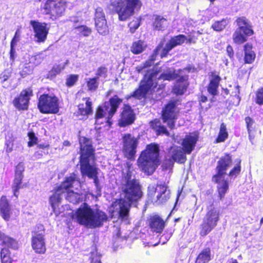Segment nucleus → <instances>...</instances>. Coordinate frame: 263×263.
<instances>
[{
	"mask_svg": "<svg viewBox=\"0 0 263 263\" xmlns=\"http://www.w3.org/2000/svg\"><path fill=\"white\" fill-rule=\"evenodd\" d=\"M120 197L118 202L119 205V217L127 219L132 206L137 207L143 196L142 185L139 180L132 178V173L128 171L123 177L119 187Z\"/></svg>",
	"mask_w": 263,
	"mask_h": 263,
	"instance_id": "1",
	"label": "nucleus"
},
{
	"mask_svg": "<svg viewBox=\"0 0 263 263\" xmlns=\"http://www.w3.org/2000/svg\"><path fill=\"white\" fill-rule=\"evenodd\" d=\"M182 71V70L179 69L177 72L175 70L167 73L163 72L157 78L160 72L159 70L154 68L148 69L141 81L138 88L133 92L132 96L139 100L145 98L149 92H152L155 91L158 85V80L169 81L175 80L179 77V74Z\"/></svg>",
	"mask_w": 263,
	"mask_h": 263,
	"instance_id": "2",
	"label": "nucleus"
},
{
	"mask_svg": "<svg viewBox=\"0 0 263 263\" xmlns=\"http://www.w3.org/2000/svg\"><path fill=\"white\" fill-rule=\"evenodd\" d=\"M80 142V170L83 177L87 176L93 179L96 185L99 183L98 178V168L91 165L90 161L96 160L95 149L93 147L91 139L82 137L79 140Z\"/></svg>",
	"mask_w": 263,
	"mask_h": 263,
	"instance_id": "3",
	"label": "nucleus"
},
{
	"mask_svg": "<svg viewBox=\"0 0 263 263\" xmlns=\"http://www.w3.org/2000/svg\"><path fill=\"white\" fill-rule=\"evenodd\" d=\"M76 217L77 221L81 225L96 228L103 226L108 219L106 214L100 210L95 211L86 202H84L78 209L75 214L71 216Z\"/></svg>",
	"mask_w": 263,
	"mask_h": 263,
	"instance_id": "4",
	"label": "nucleus"
},
{
	"mask_svg": "<svg viewBox=\"0 0 263 263\" xmlns=\"http://www.w3.org/2000/svg\"><path fill=\"white\" fill-rule=\"evenodd\" d=\"M137 163L140 170L145 174H153L160 163L159 145L156 143L147 144L141 152Z\"/></svg>",
	"mask_w": 263,
	"mask_h": 263,
	"instance_id": "5",
	"label": "nucleus"
},
{
	"mask_svg": "<svg viewBox=\"0 0 263 263\" xmlns=\"http://www.w3.org/2000/svg\"><path fill=\"white\" fill-rule=\"evenodd\" d=\"M232 161V155L229 153H225L217 161L216 173L213 176L212 180L217 184L216 189L219 200L223 199L229 191V182L224 178V176Z\"/></svg>",
	"mask_w": 263,
	"mask_h": 263,
	"instance_id": "6",
	"label": "nucleus"
},
{
	"mask_svg": "<svg viewBox=\"0 0 263 263\" xmlns=\"http://www.w3.org/2000/svg\"><path fill=\"white\" fill-rule=\"evenodd\" d=\"M142 6L141 0H118L114 8L121 21H125L139 11Z\"/></svg>",
	"mask_w": 263,
	"mask_h": 263,
	"instance_id": "7",
	"label": "nucleus"
},
{
	"mask_svg": "<svg viewBox=\"0 0 263 263\" xmlns=\"http://www.w3.org/2000/svg\"><path fill=\"white\" fill-rule=\"evenodd\" d=\"M122 102L123 99L120 98L117 95L110 98L108 102L106 101L104 103L103 106L97 107L95 116V119L97 120L102 119L107 113L106 122L110 125L112 124L111 120Z\"/></svg>",
	"mask_w": 263,
	"mask_h": 263,
	"instance_id": "8",
	"label": "nucleus"
},
{
	"mask_svg": "<svg viewBox=\"0 0 263 263\" xmlns=\"http://www.w3.org/2000/svg\"><path fill=\"white\" fill-rule=\"evenodd\" d=\"M235 22L238 28L233 34V41L237 45H241L247 41V37L253 35L254 31L252 26L249 20L245 16L237 17Z\"/></svg>",
	"mask_w": 263,
	"mask_h": 263,
	"instance_id": "9",
	"label": "nucleus"
},
{
	"mask_svg": "<svg viewBox=\"0 0 263 263\" xmlns=\"http://www.w3.org/2000/svg\"><path fill=\"white\" fill-rule=\"evenodd\" d=\"M147 198L154 205H160L165 203L171 197V192L165 183L150 185L147 189Z\"/></svg>",
	"mask_w": 263,
	"mask_h": 263,
	"instance_id": "10",
	"label": "nucleus"
},
{
	"mask_svg": "<svg viewBox=\"0 0 263 263\" xmlns=\"http://www.w3.org/2000/svg\"><path fill=\"white\" fill-rule=\"evenodd\" d=\"M37 107L43 114H57L60 111L59 100L52 93H44L38 98Z\"/></svg>",
	"mask_w": 263,
	"mask_h": 263,
	"instance_id": "11",
	"label": "nucleus"
},
{
	"mask_svg": "<svg viewBox=\"0 0 263 263\" xmlns=\"http://www.w3.org/2000/svg\"><path fill=\"white\" fill-rule=\"evenodd\" d=\"M181 104L180 99H171L164 105L161 111V118L164 123L171 129H173L175 127V123L178 119V115L180 109L178 107Z\"/></svg>",
	"mask_w": 263,
	"mask_h": 263,
	"instance_id": "12",
	"label": "nucleus"
},
{
	"mask_svg": "<svg viewBox=\"0 0 263 263\" xmlns=\"http://www.w3.org/2000/svg\"><path fill=\"white\" fill-rule=\"evenodd\" d=\"M186 153L179 146H172L167 151L162 162L163 169L167 170L172 169L174 166V162L179 164L184 163L186 160Z\"/></svg>",
	"mask_w": 263,
	"mask_h": 263,
	"instance_id": "13",
	"label": "nucleus"
},
{
	"mask_svg": "<svg viewBox=\"0 0 263 263\" xmlns=\"http://www.w3.org/2000/svg\"><path fill=\"white\" fill-rule=\"evenodd\" d=\"M66 7L65 0H46L41 9L44 14L54 21L64 15Z\"/></svg>",
	"mask_w": 263,
	"mask_h": 263,
	"instance_id": "14",
	"label": "nucleus"
},
{
	"mask_svg": "<svg viewBox=\"0 0 263 263\" xmlns=\"http://www.w3.org/2000/svg\"><path fill=\"white\" fill-rule=\"evenodd\" d=\"M138 144V139L130 134H125L123 136L122 152L128 160L133 161L135 159Z\"/></svg>",
	"mask_w": 263,
	"mask_h": 263,
	"instance_id": "15",
	"label": "nucleus"
},
{
	"mask_svg": "<svg viewBox=\"0 0 263 263\" xmlns=\"http://www.w3.org/2000/svg\"><path fill=\"white\" fill-rule=\"evenodd\" d=\"M33 96L31 87L23 89L12 101L14 107L19 111L27 110L29 108L31 98Z\"/></svg>",
	"mask_w": 263,
	"mask_h": 263,
	"instance_id": "16",
	"label": "nucleus"
},
{
	"mask_svg": "<svg viewBox=\"0 0 263 263\" xmlns=\"http://www.w3.org/2000/svg\"><path fill=\"white\" fill-rule=\"evenodd\" d=\"M40 230H34L32 232L31 246L36 253L43 254L46 251L43 226L40 225Z\"/></svg>",
	"mask_w": 263,
	"mask_h": 263,
	"instance_id": "17",
	"label": "nucleus"
},
{
	"mask_svg": "<svg viewBox=\"0 0 263 263\" xmlns=\"http://www.w3.org/2000/svg\"><path fill=\"white\" fill-rule=\"evenodd\" d=\"M95 25L97 32L105 36L109 33V28L105 18V15L101 7H97L95 13Z\"/></svg>",
	"mask_w": 263,
	"mask_h": 263,
	"instance_id": "18",
	"label": "nucleus"
},
{
	"mask_svg": "<svg viewBox=\"0 0 263 263\" xmlns=\"http://www.w3.org/2000/svg\"><path fill=\"white\" fill-rule=\"evenodd\" d=\"M135 120L136 115L131 106L128 104H124L118 120V125L125 127L133 124Z\"/></svg>",
	"mask_w": 263,
	"mask_h": 263,
	"instance_id": "19",
	"label": "nucleus"
},
{
	"mask_svg": "<svg viewBox=\"0 0 263 263\" xmlns=\"http://www.w3.org/2000/svg\"><path fill=\"white\" fill-rule=\"evenodd\" d=\"M25 167L22 162H20L15 167L14 178L12 184V189L13 196L18 197V193L21 189L26 186V184H23L24 178L23 173Z\"/></svg>",
	"mask_w": 263,
	"mask_h": 263,
	"instance_id": "20",
	"label": "nucleus"
},
{
	"mask_svg": "<svg viewBox=\"0 0 263 263\" xmlns=\"http://www.w3.org/2000/svg\"><path fill=\"white\" fill-rule=\"evenodd\" d=\"M30 24L33 27L34 35L36 39V42H44L47 39L49 31V29L47 27V24L45 23H41L35 21H31Z\"/></svg>",
	"mask_w": 263,
	"mask_h": 263,
	"instance_id": "21",
	"label": "nucleus"
},
{
	"mask_svg": "<svg viewBox=\"0 0 263 263\" xmlns=\"http://www.w3.org/2000/svg\"><path fill=\"white\" fill-rule=\"evenodd\" d=\"M189 85V76L179 74V77L176 79L172 91L176 96H182L186 91Z\"/></svg>",
	"mask_w": 263,
	"mask_h": 263,
	"instance_id": "22",
	"label": "nucleus"
},
{
	"mask_svg": "<svg viewBox=\"0 0 263 263\" xmlns=\"http://www.w3.org/2000/svg\"><path fill=\"white\" fill-rule=\"evenodd\" d=\"M186 39V36L182 34H179L171 37L164 46L162 57H167L170 51L175 47L183 44Z\"/></svg>",
	"mask_w": 263,
	"mask_h": 263,
	"instance_id": "23",
	"label": "nucleus"
},
{
	"mask_svg": "<svg viewBox=\"0 0 263 263\" xmlns=\"http://www.w3.org/2000/svg\"><path fill=\"white\" fill-rule=\"evenodd\" d=\"M147 223L150 231L156 234H161L165 227V221L158 215L150 216Z\"/></svg>",
	"mask_w": 263,
	"mask_h": 263,
	"instance_id": "24",
	"label": "nucleus"
},
{
	"mask_svg": "<svg viewBox=\"0 0 263 263\" xmlns=\"http://www.w3.org/2000/svg\"><path fill=\"white\" fill-rule=\"evenodd\" d=\"M220 216L219 210L217 208L213 206L212 204L207 208L203 220L216 227L220 220Z\"/></svg>",
	"mask_w": 263,
	"mask_h": 263,
	"instance_id": "25",
	"label": "nucleus"
},
{
	"mask_svg": "<svg viewBox=\"0 0 263 263\" xmlns=\"http://www.w3.org/2000/svg\"><path fill=\"white\" fill-rule=\"evenodd\" d=\"M210 76L211 78L207 86V90L209 94L214 97L217 96L218 93V87L221 78L216 71L211 72Z\"/></svg>",
	"mask_w": 263,
	"mask_h": 263,
	"instance_id": "26",
	"label": "nucleus"
},
{
	"mask_svg": "<svg viewBox=\"0 0 263 263\" xmlns=\"http://www.w3.org/2000/svg\"><path fill=\"white\" fill-rule=\"evenodd\" d=\"M0 215L6 221H8L11 219V205L5 195H2L0 198Z\"/></svg>",
	"mask_w": 263,
	"mask_h": 263,
	"instance_id": "27",
	"label": "nucleus"
},
{
	"mask_svg": "<svg viewBox=\"0 0 263 263\" xmlns=\"http://www.w3.org/2000/svg\"><path fill=\"white\" fill-rule=\"evenodd\" d=\"M82 101L83 102L78 105V114L87 118L92 113V103L90 97L83 98Z\"/></svg>",
	"mask_w": 263,
	"mask_h": 263,
	"instance_id": "28",
	"label": "nucleus"
},
{
	"mask_svg": "<svg viewBox=\"0 0 263 263\" xmlns=\"http://www.w3.org/2000/svg\"><path fill=\"white\" fill-rule=\"evenodd\" d=\"M198 140L197 135H192L191 134L186 135L182 140V149L187 154H190L194 149Z\"/></svg>",
	"mask_w": 263,
	"mask_h": 263,
	"instance_id": "29",
	"label": "nucleus"
},
{
	"mask_svg": "<svg viewBox=\"0 0 263 263\" xmlns=\"http://www.w3.org/2000/svg\"><path fill=\"white\" fill-rule=\"evenodd\" d=\"M0 245L11 249L12 250H17L19 248V245L18 241L10 237L9 235H6L4 233L0 231Z\"/></svg>",
	"mask_w": 263,
	"mask_h": 263,
	"instance_id": "30",
	"label": "nucleus"
},
{
	"mask_svg": "<svg viewBox=\"0 0 263 263\" xmlns=\"http://www.w3.org/2000/svg\"><path fill=\"white\" fill-rule=\"evenodd\" d=\"M64 191L57 186L53 190L52 195L49 197V203L53 209V211L55 212L56 208L59 206L62 201V196L64 193Z\"/></svg>",
	"mask_w": 263,
	"mask_h": 263,
	"instance_id": "31",
	"label": "nucleus"
},
{
	"mask_svg": "<svg viewBox=\"0 0 263 263\" xmlns=\"http://www.w3.org/2000/svg\"><path fill=\"white\" fill-rule=\"evenodd\" d=\"M75 181L79 182V179L77 175L73 172L70 174L69 176L66 177L65 179L62 182L61 184L58 186L64 192L67 191H71L70 189L73 186V183Z\"/></svg>",
	"mask_w": 263,
	"mask_h": 263,
	"instance_id": "32",
	"label": "nucleus"
},
{
	"mask_svg": "<svg viewBox=\"0 0 263 263\" xmlns=\"http://www.w3.org/2000/svg\"><path fill=\"white\" fill-rule=\"evenodd\" d=\"M149 125L152 129L155 132L157 136L165 135L166 136H170V134L169 132L164 125H162L159 119H155L151 121Z\"/></svg>",
	"mask_w": 263,
	"mask_h": 263,
	"instance_id": "33",
	"label": "nucleus"
},
{
	"mask_svg": "<svg viewBox=\"0 0 263 263\" xmlns=\"http://www.w3.org/2000/svg\"><path fill=\"white\" fill-rule=\"evenodd\" d=\"M252 49L251 43H247L243 46L244 62L246 64H252L255 60L256 54Z\"/></svg>",
	"mask_w": 263,
	"mask_h": 263,
	"instance_id": "34",
	"label": "nucleus"
},
{
	"mask_svg": "<svg viewBox=\"0 0 263 263\" xmlns=\"http://www.w3.org/2000/svg\"><path fill=\"white\" fill-rule=\"evenodd\" d=\"M211 248H205L197 255L195 263H208L211 260Z\"/></svg>",
	"mask_w": 263,
	"mask_h": 263,
	"instance_id": "35",
	"label": "nucleus"
},
{
	"mask_svg": "<svg viewBox=\"0 0 263 263\" xmlns=\"http://www.w3.org/2000/svg\"><path fill=\"white\" fill-rule=\"evenodd\" d=\"M155 18L153 23V29L157 31H163L167 25V20L165 17L159 15H154Z\"/></svg>",
	"mask_w": 263,
	"mask_h": 263,
	"instance_id": "36",
	"label": "nucleus"
},
{
	"mask_svg": "<svg viewBox=\"0 0 263 263\" xmlns=\"http://www.w3.org/2000/svg\"><path fill=\"white\" fill-rule=\"evenodd\" d=\"M229 137L227 125L224 123L220 124L219 131L217 137L215 138L214 143H219L224 142Z\"/></svg>",
	"mask_w": 263,
	"mask_h": 263,
	"instance_id": "37",
	"label": "nucleus"
},
{
	"mask_svg": "<svg viewBox=\"0 0 263 263\" xmlns=\"http://www.w3.org/2000/svg\"><path fill=\"white\" fill-rule=\"evenodd\" d=\"M65 199L70 203L78 204L83 200L82 194L74 192L73 191H67Z\"/></svg>",
	"mask_w": 263,
	"mask_h": 263,
	"instance_id": "38",
	"label": "nucleus"
},
{
	"mask_svg": "<svg viewBox=\"0 0 263 263\" xmlns=\"http://www.w3.org/2000/svg\"><path fill=\"white\" fill-rule=\"evenodd\" d=\"M146 45L144 41L139 40L134 42L130 46V51L134 54H139L143 52L146 49Z\"/></svg>",
	"mask_w": 263,
	"mask_h": 263,
	"instance_id": "39",
	"label": "nucleus"
},
{
	"mask_svg": "<svg viewBox=\"0 0 263 263\" xmlns=\"http://www.w3.org/2000/svg\"><path fill=\"white\" fill-rule=\"evenodd\" d=\"M10 248L3 247L0 251V258L1 263H12L13 255H12Z\"/></svg>",
	"mask_w": 263,
	"mask_h": 263,
	"instance_id": "40",
	"label": "nucleus"
},
{
	"mask_svg": "<svg viewBox=\"0 0 263 263\" xmlns=\"http://www.w3.org/2000/svg\"><path fill=\"white\" fill-rule=\"evenodd\" d=\"M215 228V227L214 226L203 220L199 227V235L201 237H204L209 234Z\"/></svg>",
	"mask_w": 263,
	"mask_h": 263,
	"instance_id": "41",
	"label": "nucleus"
},
{
	"mask_svg": "<svg viewBox=\"0 0 263 263\" xmlns=\"http://www.w3.org/2000/svg\"><path fill=\"white\" fill-rule=\"evenodd\" d=\"M164 48V44L162 42L160 43L155 49L154 50L153 53L151 54L148 60L154 64V62L156 60V57L158 55H160L161 59L165 58L166 57H162V53L163 49Z\"/></svg>",
	"mask_w": 263,
	"mask_h": 263,
	"instance_id": "42",
	"label": "nucleus"
},
{
	"mask_svg": "<svg viewBox=\"0 0 263 263\" xmlns=\"http://www.w3.org/2000/svg\"><path fill=\"white\" fill-rule=\"evenodd\" d=\"M65 68V65H54L51 69L48 71L47 74V78L52 79L56 77L57 75L60 74Z\"/></svg>",
	"mask_w": 263,
	"mask_h": 263,
	"instance_id": "43",
	"label": "nucleus"
},
{
	"mask_svg": "<svg viewBox=\"0 0 263 263\" xmlns=\"http://www.w3.org/2000/svg\"><path fill=\"white\" fill-rule=\"evenodd\" d=\"M142 18L141 17H136L130 21L128 24V27L130 33H134L141 25Z\"/></svg>",
	"mask_w": 263,
	"mask_h": 263,
	"instance_id": "44",
	"label": "nucleus"
},
{
	"mask_svg": "<svg viewBox=\"0 0 263 263\" xmlns=\"http://www.w3.org/2000/svg\"><path fill=\"white\" fill-rule=\"evenodd\" d=\"M86 85L89 91H96L99 87V80L95 77L93 78H89L86 81Z\"/></svg>",
	"mask_w": 263,
	"mask_h": 263,
	"instance_id": "45",
	"label": "nucleus"
},
{
	"mask_svg": "<svg viewBox=\"0 0 263 263\" xmlns=\"http://www.w3.org/2000/svg\"><path fill=\"white\" fill-rule=\"evenodd\" d=\"M241 160L238 159L236 165L229 171L228 176L231 178H236L241 172Z\"/></svg>",
	"mask_w": 263,
	"mask_h": 263,
	"instance_id": "46",
	"label": "nucleus"
},
{
	"mask_svg": "<svg viewBox=\"0 0 263 263\" xmlns=\"http://www.w3.org/2000/svg\"><path fill=\"white\" fill-rule=\"evenodd\" d=\"M79 80V75L76 74H71L67 76L65 85L68 87H71L74 86Z\"/></svg>",
	"mask_w": 263,
	"mask_h": 263,
	"instance_id": "47",
	"label": "nucleus"
},
{
	"mask_svg": "<svg viewBox=\"0 0 263 263\" xmlns=\"http://www.w3.org/2000/svg\"><path fill=\"white\" fill-rule=\"evenodd\" d=\"M76 29H78L79 33L83 36H88L92 32L91 29L86 25L79 26L76 27Z\"/></svg>",
	"mask_w": 263,
	"mask_h": 263,
	"instance_id": "48",
	"label": "nucleus"
},
{
	"mask_svg": "<svg viewBox=\"0 0 263 263\" xmlns=\"http://www.w3.org/2000/svg\"><path fill=\"white\" fill-rule=\"evenodd\" d=\"M108 74V69L107 68L104 66L102 65L99 67L96 73V78L99 80V78L102 77L105 78L107 77Z\"/></svg>",
	"mask_w": 263,
	"mask_h": 263,
	"instance_id": "49",
	"label": "nucleus"
},
{
	"mask_svg": "<svg viewBox=\"0 0 263 263\" xmlns=\"http://www.w3.org/2000/svg\"><path fill=\"white\" fill-rule=\"evenodd\" d=\"M255 102L258 105H263V86L259 88L256 91Z\"/></svg>",
	"mask_w": 263,
	"mask_h": 263,
	"instance_id": "50",
	"label": "nucleus"
},
{
	"mask_svg": "<svg viewBox=\"0 0 263 263\" xmlns=\"http://www.w3.org/2000/svg\"><path fill=\"white\" fill-rule=\"evenodd\" d=\"M27 135L29 138V141L27 143L28 147H32L37 144L38 139L32 130L28 132Z\"/></svg>",
	"mask_w": 263,
	"mask_h": 263,
	"instance_id": "51",
	"label": "nucleus"
},
{
	"mask_svg": "<svg viewBox=\"0 0 263 263\" xmlns=\"http://www.w3.org/2000/svg\"><path fill=\"white\" fill-rule=\"evenodd\" d=\"M197 40L198 33L193 30L189 34H188L187 36H186L185 41L186 43L190 44H195L197 42Z\"/></svg>",
	"mask_w": 263,
	"mask_h": 263,
	"instance_id": "52",
	"label": "nucleus"
},
{
	"mask_svg": "<svg viewBox=\"0 0 263 263\" xmlns=\"http://www.w3.org/2000/svg\"><path fill=\"white\" fill-rule=\"evenodd\" d=\"M153 63L148 59L145 61L141 65L136 67V70L138 73L141 72L143 70L151 67L153 65Z\"/></svg>",
	"mask_w": 263,
	"mask_h": 263,
	"instance_id": "53",
	"label": "nucleus"
},
{
	"mask_svg": "<svg viewBox=\"0 0 263 263\" xmlns=\"http://www.w3.org/2000/svg\"><path fill=\"white\" fill-rule=\"evenodd\" d=\"M212 28L216 31H221L225 28V25L223 24L222 21H216L214 22Z\"/></svg>",
	"mask_w": 263,
	"mask_h": 263,
	"instance_id": "54",
	"label": "nucleus"
},
{
	"mask_svg": "<svg viewBox=\"0 0 263 263\" xmlns=\"http://www.w3.org/2000/svg\"><path fill=\"white\" fill-rule=\"evenodd\" d=\"M245 120L246 123L248 132L249 133H250L252 125L254 122L253 120L250 117H246L245 119Z\"/></svg>",
	"mask_w": 263,
	"mask_h": 263,
	"instance_id": "55",
	"label": "nucleus"
},
{
	"mask_svg": "<svg viewBox=\"0 0 263 263\" xmlns=\"http://www.w3.org/2000/svg\"><path fill=\"white\" fill-rule=\"evenodd\" d=\"M226 52L228 56L230 59H233L234 57V51L232 46L228 45L226 48Z\"/></svg>",
	"mask_w": 263,
	"mask_h": 263,
	"instance_id": "56",
	"label": "nucleus"
},
{
	"mask_svg": "<svg viewBox=\"0 0 263 263\" xmlns=\"http://www.w3.org/2000/svg\"><path fill=\"white\" fill-rule=\"evenodd\" d=\"M11 74L9 72H3L1 74V78L2 79V83H4L8 80V79L10 77Z\"/></svg>",
	"mask_w": 263,
	"mask_h": 263,
	"instance_id": "57",
	"label": "nucleus"
},
{
	"mask_svg": "<svg viewBox=\"0 0 263 263\" xmlns=\"http://www.w3.org/2000/svg\"><path fill=\"white\" fill-rule=\"evenodd\" d=\"M31 72V70L29 68V67L25 66L23 68V70L22 71L21 74L22 76L23 75H27L29 74Z\"/></svg>",
	"mask_w": 263,
	"mask_h": 263,
	"instance_id": "58",
	"label": "nucleus"
},
{
	"mask_svg": "<svg viewBox=\"0 0 263 263\" xmlns=\"http://www.w3.org/2000/svg\"><path fill=\"white\" fill-rule=\"evenodd\" d=\"M17 32H18V31H16L15 33V35H14V37H13V39H12V40L11 41V43H10V46L11 47H14V46L15 45V44H16V43L17 42L16 37H17Z\"/></svg>",
	"mask_w": 263,
	"mask_h": 263,
	"instance_id": "59",
	"label": "nucleus"
},
{
	"mask_svg": "<svg viewBox=\"0 0 263 263\" xmlns=\"http://www.w3.org/2000/svg\"><path fill=\"white\" fill-rule=\"evenodd\" d=\"M34 57L35 60H37L39 61L38 62H37L36 64H40L44 60V57L42 55L41 53L37 54Z\"/></svg>",
	"mask_w": 263,
	"mask_h": 263,
	"instance_id": "60",
	"label": "nucleus"
},
{
	"mask_svg": "<svg viewBox=\"0 0 263 263\" xmlns=\"http://www.w3.org/2000/svg\"><path fill=\"white\" fill-rule=\"evenodd\" d=\"M7 145V149L6 151L8 153H10L12 151V146H13V143L11 141H9L8 143H6Z\"/></svg>",
	"mask_w": 263,
	"mask_h": 263,
	"instance_id": "61",
	"label": "nucleus"
},
{
	"mask_svg": "<svg viewBox=\"0 0 263 263\" xmlns=\"http://www.w3.org/2000/svg\"><path fill=\"white\" fill-rule=\"evenodd\" d=\"M208 101V98L206 96L204 95H201L199 98L198 101L199 102L200 105L202 103H205Z\"/></svg>",
	"mask_w": 263,
	"mask_h": 263,
	"instance_id": "62",
	"label": "nucleus"
},
{
	"mask_svg": "<svg viewBox=\"0 0 263 263\" xmlns=\"http://www.w3.org/2000/svg\"><path fill=\"white\" fill-rule=\"evenodd\" d=\"M14 53H15L14 47L10 46V59L12 61L14 60Z\"/></svg>",
	"mask_w": 263,
	"mask_h": 263,
	"instance_id": "63",
	"label": "nucleus"
},
{
	"mask_svg": "<svg viewBox=\"0 0 263 263\" xmlns=\"http://www.w3.org/2000/svg\"><path fill=\"white\" fill-rule=\"evenodd\" d=\"M37 147L40 149H48L50 145L48 144H40L37 145Z\"/></svg>",
	"mask_w": 263,
	"mask_h": 263,
	"instance_id": "64",
	"label": "nucleus"
}]
</instances>
